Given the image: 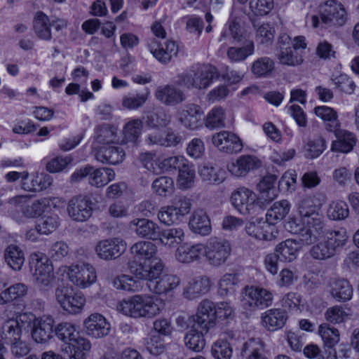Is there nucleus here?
Listing matches in <instances>:
<instances>
[{
	"mask_svg": "<svg viewBox=\"0 0 359 359\" xmlns=\"http://www.w3.org/2000/svg\"><path fill=\"white\" fill-rule=\"evenodd\" d=\"M129 272L134 278L148 282L149 290L157 294H168L180 283V278L172 274L161 276L164 264L161 259H153L149 264L138 263L133 259L128 263Z\"/></svg>",
	"mask_w": 359,
	"mask_h": 359,
	"instance_id": "nucleus-1",
	"label": "nucleus"
},
{
	"mask_svg": "<svg viewBox=\"0 0 359 359\" xmlns=\"http://www.w3.org/2000/svg\"><path fill=\"white\" fill-rule=\"evenodd\" d=\"M243 38L241 27L235 20L229 22L219 38V41L223 43L222 46L228 47L226 57L231 62H243L254 53L255 45L252 41H245L241 47L233 46L236 43L241 42Z\"/></svg>",
	"mask_w": 359,
	"mask_h": 359,
	"instance_id": "nucleus-2",
	"label": "nucleus"
},
{
	"mask_svg": "<svg viewBox=\"0 0 359 359\" xmlns=\"http://www.w3.org/2000/svg\"><path fill=\"white\" fill-rule=\"evenodd\" d=\"M302 222L308 229L302 236L305 243L316 242L323 233L325 228L323 216L319 212V208L313 204L312 198L306 196L303 198L298 207Z\"/></svg>",
	"mask_w": 359,
	"mask_h": 359,
	"instance_id": "nucleus-3",
	"label": "nucleus"
},
{
	"mask_svg": "<svg viewBox=\"0 0 359 359\" xmlns=\"http://www.w3.org/2000/svg\"><path fill=\"white\" fill-rule=\"evenodd\" d=\"M318 15H312L306 17V22L314 28L320 25L325 26H341L346 20V11L343 5L336 0H328L318 6Z\"/></svg>",
	"mask_w": 359,
	"mask_h": 359,
	"instance_id": "nucleus-4",
	"label": "nucleus"
},
{
	"mask_svg": "<svg viewBox=\"0 0 359 359\" xmlns=\"http://www.w3.org/2000/svg\"><path fill=\"white\" fill-rule=\"evenodd\" d=\"M29 264L34 269L33 277L35 284L40 290L48 291L53 286L55 276L53 267L47 256L41 252L30 255Z\"/></svg>",
	"mask_w": 359,
	"mask_h": 359,
	"instance_id": "nucleus-5",
	"label": "nucleus"
},
{
	"mask_svg": "<svg viewBox=\"0 0 359 359\" xmlns=\"http://www.w3.org/2000/svg\"><path fill=\"white\" fill-rule=\"evenodd\" d=\"M216 74V69L209 65H198L179 76L178 84L191 88L205 89L210 86Z\"/></svg>",
	"mask_w": 359,
	"mask_h": 359,
	"instance_id": "nucleus-6",
	"label": "nucleus"
},
{
	"mask_svg": "<svg viewBox=\"0 0 359 359\" xmlns=\"http://www.w3.org/2000/svg\"><path fill=\"white\" fill-rule=\"evenodd\" d=\"M88 177V183L95 187H102L112 181L115 177L114 171L109 168H95L92 165H86L76 170L71 176L73 182H78Z\"/></svg>",
	"mask_w": 359,
	"mask_h": 359,
	"instance_id": "nucleus-7",
	"label": "nucleus"
},
{
	"mask_svg": "<svg viewBox=\"0 0 359 359\" xmlns=\"http://www.w3.org/2000/svg\"><path fill=\"white\" fill-rule=\"evenodd\" d=\"M231 252L230 243L222 238H211L204 245L203 255L207 262L215 267L224 264Z\"/></svg>",
	"mask_w": 359,
	"mask_h": 359,
	"instance_id": "nucleus-8",
	"label": "nucleus"
},
{
	"mask_svg": "<svg viewBox=\"0 0 359 359\" xmlns=\"http://www.w3.org/2000/svg\"><path fill=\"white\" fill-rule=\"evenodd\" d=\"M272 302V293L264 288L247 286L242 293V306L248 311L268 307Z\"/></svg>",
	"mask_w": 359,
	"mask_h": 359,
	"instance_id": "nucleus-9",
	"label": "nucleus"
},
{
	"mask_svg": "<svg viewBox=\"0 0 359 359\" xmlns=\"http://www.w3.org/2000/svg\"><path fill=\"white\" fill-rule=\"evenodd\" d=\"M30 199L28 195H19L11 198L9 203L11 205L22 207L23 215L27 218H36L41 216L48 208L53 204V200L49 197H44L36 200L31 204H27Z\"/></svg>",
	"mask_w": 359,
	"mask_h": 359,
	"instance_id": "nucleus-10",
	"label": "nucleus"
},
{
	"mask_svg": "<svg viewBox=\"0 0 359 359\" xmlns=\"http://www.w3.org/2000/svg\"><path fill=\"white\" fill-rule=\"evenodd\" d=\"M67 276L74 285L82 289L90 287L97 280L95 269L90 264L70 266Z\"/></svg>",
	"mask_w": 359,
	"mask_h": 359,
	"instance_id": "nucleus-11",
	"label": "nucleus"
},
{
	"mask_svg": "<svg viewBox=\"0 0 359 359\" xmlns=\"http://www.w3.org/2000/svg\"><path fill=\"white\" fill-rule=\"evenodd\" d=\"M257 200L256 194L245 187H238L231 195L233 206L243 215L252 214L255 212Z\"/></svg>",
	"mask_w": 359,
	"mask_h": 359,
	"instance_id": "nucleus-12",
	"label": "nucleus"
},
{
	"mask_svg": "<svg viewBox=\"0 0 359 359\" xmlns=\"http://www.w3.org/2000/svg\"><path fill=\"white\" fill-rule=\"evenodd\" d=\"M67 211L72 220L83 222L91 217L93 203L89 197L79 195L69 200Z\"/></svg>",
	"mask_w": 359,
	"mask_h": 359,
	"instance_id": "nucleus-13",
	"label": "nucleus"
},
{
	"mask_svg": "<svg viewBox=\"0 0 359 359\" xmlns=\"http://www.w3.org/2000/svg\"><path fill=\"white\" fill-rule=\"evenodd\" d=\"M127 244L122 238H113L100 241L95 247L99 258L109 261L119 257L126 250Z\"/></svg>",
	"mask_w": 359,
	"mask_h": 359,
	"instance_id": "nucleus-14",
	"label": "nucleus"
},
{
	"mask_svg": "<svg viewBox=\"0 0 359 359\" xmlns=\"http://www.w3.org/2000/svg\"><path fill=\"white\" fill-rule=\"evenodd\" d=\"M213 145L222 152L236 154L242 151L243 145L240 137L233 133L223 130L212 137Z\"/></svg>",
	"mask_w": 359,
	"mask_h": 359,
	"instance_id": "nucleus-15",
	"label": "nucleus"
},
{
	"mask_svg": "<svg viewBox=\"0 0 359 359\" xmlns=\"http://www.w3.org/2000/svg\"><path fill=\"white\" fill-rule=\"evenodd\" d=\"M129 229L142 238L156 241L160 236V227L154 222L146 218H136L128 224Z\"/></svg>",
	"mask_w": 359,
	"mask_h": 359,
	"instance_id": "nucleus-16",
	"label": "nucleus"
},
{
	"mask_svg": "<svg viewBox=\"0 0 359 359\" xmlns=\"http://www.w3.org/2000/svg\"><path fill=\"white\" fill-rule=\"evenodd\" d=\"M85 331L88 336L101 338L109 334L111 325L101 314H90L83 322Z\"/></svg>",
	"mask_w": 359,
	"mask_h": 359,
	"instance_id": "nucleus-17",
	"label": "nucleus"
},
{
	"mask_svg": "<svg viewBox=\"0 0 359 359\" xmlns=\"http://www.w3.org/2000/svg\"><path fill=\"white\" fill-rule=\"evenodd\" d=\"M212 287L208 276H197L190 278L184 288L183 294L188 299H194L207 294Z\"/></svg>",
	"mask_w": 359,
	"mask_h": 359,
	"instance_id": "nucleus-18",
	"label": "nucleus"
},
{
	"mask_svg": "<svg viewBox=\"0 0 359 359\" xmlns=\"http://www.w3.org/2000/svg\"><path fill=\"white\" fill-rule=\"evenodd\" d=\"M262 165L261 161L255 156L243 155L236 161L228 164L227 169L235 177L245 176L251 170L259 168Z\"/></svg>",
	"mask_w": 359,
	"mask_h": 359,
	"instance_id": "nucleus-19",
	"label": "nucleus"
},
{
	"mask_svg": "<svg viewBox=\"0 0 359 359\" xmlns=\"http://www.w3.org/2000/svg\"><path fill=\"white\" fill-rule=\"evenodd\" d=\"M55 320L50 316H43L36 319L32 336L37 343H46L52 337Z\"/></svg>",
	"mask_w": 359,
	"mask_h": 359,
	"instance_id": "nucleus-20",
	"label": "nucleus"
},
{
	"mask_svg": "<svg viewBox=\"0 0 359 359\" xmlns=\"http://www.w3.org/2000/svg\"><path fill=\"white\" fill-rule=\"evenodd\" d=\"M262 324L268 331L273 332L281 329L287 320V314L282 309H270L262 314Z\"/></svg>",
	"mask_w": 359,
	"mask_h": 359,
	"instance_id": "nucleus-21",
	"label": "nucleus"
},
{
	"mask_svg": "<svg viewBox=\"0 0 359 359\" xmlns=\"http://www.w3.org/2000/svg\"><path fill=\"white\" fill-rule=\"evenodd\" d=\"M28 293V286L22 283L10 285L0 292V305L16 304Z\"/></svg>",
	"mask_w": 359,
	"mask_h": 359,
	"instance_id": "nucleus-22",
	"label": "nucleus"
},
{
	"mask_svg": "<svg viewBox=\"0 0 359 359\" xmlns=\"http://www.w3.org/2000/svg\"><path fill=\"white\" fill-rule=\"evenodd\" d=\"M95 158L102 163L117 165L123 161L126 153L123 149L119 147H101L95 149Z\"/></svg>",
	"mask_w": 359,
	"mask_h": 359,
	"instance_id": "nucleus-23",
	"label": "nucleus"
},
{
	"mask_svg": "<svg viewBox=\"0 0 359 359\" xmlns=\"http://www.w3.org/2000/svg\"><path fill=\"white\" fill-rule=\"evenodd\" d=\"M27 318L26 313L20 314L15 319L6 320L2 326L1 339L6 344H9L21 338L22 330L20 321L23 322Z\"/></svg>",
	"mask_w": 359,
	"mask_h": 359,
	"instance_id": "nucleus-24",
	"label": "nucleus"
},
{
	"mask_svg": "<svg viewBox=\"0 0 359 359\" xmlns=\"http://www.w3.org/2000/svg\"><path fill=\"white\" fill-rule=\"evenodd\" d=\"M189 226L194 233L202 236H208L212 231L210 219L205 211L202 209L194 211L189 222Z\"/></svg>",
	"mask_w": 359,
	"mask_h": 359,
	"instance_id": "nucleus-25",
	"label": "nucleus"
},
{
	"mask_svg": "<svg viewBox=\"0 0 359 359\" xmlns=\"http://www.w3.org/2000/svg\"><path fill=\"white\" fill-rule=\"evenodd\" d=\"M204 245L201 243L189 245L187 243L180 246L175 253L177 261L181 263L189 264L198 261L203 255Z\"/></svg>",
	"mask_w": 359,
	"mask_h": 359,
	"instance_id": "nucleus-26",
	"label": "nucleus"
},
{
	"mask_svg": "<svg viewBox=\"0 0 359 359\" xmlns=\"http://www.w3.org/2000/svg\"><path fill=\"white\" fill-rule=\"evenodd\" d=\"M245 231L251 237L261 241H272L277 238L278 231L269 223L255 224L250 222L245 226Z\"/></svg>",
	"mask_w": 359,
	"mask_h": 359,
	"instance_id": "nucleus-27",
	"label": "nucleus"
},
{
	"mask_svg": "<svg viewBox=\"0 0 359 359\" xmlns=\"http://www.w3.org/2000/svg\"><path fill=\"white\" fill-rule=\"evenodd\" d=\"M276 177L275 175H269L264 177L257 184L259 197L257 199L264 203H269L278 196V191L275 187Z\"/></svg>",
	"mask_w": 359,
	"mask_h": 359,
	"instance_id": "nucleus-28",
	"label": "nucleus"
},
{
	"mask_svg": "<svg viewBox=\"0 0 359 359\" xmlns=\"http://www.w3.org/2000/svg\"><path fill=\"white\" fill-rule=\"evenodd\" d=\"M322 234H324V240L335 254L346 245L348 239L347 231L344 228L323 230Z\"/></svg>",
	"mask_w": 359,
	"mask_h": 359,
	"instance_id": "nucleus-29",
	"label": "nucleus"
},
{
	"mask_svg": "<svg viewBox=\"0 0 359 359\" xmlns=\"http://www.w3.org/2000/svg\"><path fill=\"white\" fill-rule=\"evenodd\" d=\"M157 246L150 241H140L133 244L130 248V252L135 257L143 259L145 261L142 263L149 264L150 262L154 259H159L156 257ZM141 263L140 262H137Z\"/></svg>",
	"mask_w": 359,
	"mask_h": 359,
	"instance_id": "nucleus-30",
	"label": "nucleus"
},
{
	"mask_svg": "<svg viewBox=\"0 0 359 359\" xmlns=\"http://www.w3.org/2000/svg\"><path fill=\"white\" fill-rule=\"evenodd\" d=\"M291 205L287 200H281L275 202L267 210L266 221L271 226L274 225L283 220L290 212Z\"/></svg>",
	"mask_w": 359,
	"mask_h": 359,
	"instance_id": "nucleus-31",
	"label": "nucleus"
},
{
	"mask_svg": "<svg viewBox=\"0 0 359 359\" xmlns=\"http://www.w3.org/2000/svg\"><path fill=\"white\" fill-rule=\"evenodd\" d=\"M332 297L338 302L350 300L353 295V288L345 279H334L330 283Z\"/></svg>",
	"mask_w": 359,
	"mask_h": 359,
	"instance_id": "nucleus-32",
	"label": "nucleus"
},
{
	"mask_svg": "<svg viewBox=\"0 0 359 359\" xmlns=\"http://www.w3.org/2000/svg\"><path fill=\"white\" fill-rule=\"evenodd\" d=\"M184 238L185 233L181 227L160 230V236L158 237L160 243L170 248L177 247L184 241Z\"/></svg>",
	"mask_w": 359,
	"mask_h": 359,
	"instance_id": "nucleus-33",
	"label": "nucleus"
},
{
	"mask_svg": "<svg viewBox=\"0 0 359 359\" xmlns=\"http://www.w3.org/2000/svg\"><path fill=\"white\" fill-rule=\"evenodd\" d=\"M337 140L332 142L331 150L341 153H348L356 143L355 135L347 130H339L336 133Z\"/></svg>",
	"mask_w": 359,
	"mask_h": 359,
	"instance_id": "nucleus-34",
	"label": "nucleus"
},
{
	"mask_svg": "<svg viewBox=\"0 0 359 359\" xmlns=\"http://www.w3.org/2000/svg\"><path fill=\"white\" fill-rule=\"evenodd\" d=\"M275 252L280 262H292L297 257L299 252L298 243L295 240L287 239L278 244Z\"/></svg>",
	"mask_w": 359,
	"mask_h": 359,
	"instance_id": "nucleus-35",
	"label": "nucleus"
},
{
	"mask_svg": "<svg viewBox=\"0 0 359 359\" xmlns=\"http://www.w3.org/2000/svg\"><path fill=\"white\" fill-rule=\"evenodd\" d=\"M6 264L15 271H20L25 262V254L22 250L15 244H10L4 251Z\"/></svg>",
	"mask_w": 359,
	"mask_h": 359,
	"instance_id": "nucleus-36",
	"label": "nucleus"
},
{
	"mask_svg": "<svg viewBox=\"0 0 359 359\" xmlns=\"http://www.w3.org/2000/svg\"><path fill=\"white\" fill-rule=\"evenodd\" d=\"M55 333L60 340L65 342L62 347L72 346L77 339L81 338L79 337L75 325L69 322L59 323L55 328Z\"/></svg>",
	"mask_w": 359,
	"mask_h": 359,
	"instance_id": "nucleus-37",
	"label": "nucleus"
},
{
	"mask_svg": "<svg viewBox=\"0 0 359 359\" xmlns=\"http://www.w3.org/2000/svg\"><path fill=\"white\" fill-rule=\"evenodd\" d=\"M90 348V341L85 338H81L72 346L61 347V351L69 355L68 359H86V354Z\"/></svg>",
	"mask_w": 359,
	"mask_h": 359,
	"instance_id": "nucleus-38",
	"label": "nucleus"
},
{
	"mask_svg": "<svg viewBox=\"0 0 359 359\" xmlns=\"http://www.w3.org/2000/svg\"><path fill=\"white\" fill-rule=\"evenodd\" d=\"M264 343L259 338H251L243 344L242 353L247 359H268L263 353Z\"/></svg>",
	"mask_w": 359,
	"mask_h": 359,
	"instance_id": "nucleus-39",
	"label": "nucleus"
},
{
	"mask_svg": "<svg viewBox=\"0 0 359 359\" xmlns=\"http://www.w3.org/2000/svg\"><path fill=\"white\" fill-rule=\"evenodd\" d=\"M118 128L116 126L102 125L95 130L94 144L118 143Z\"/></svg>",
	"mask_w": 359,
	"mask_h": 359,
	"instance_id": "nucleus-40",
	"label": "nucleus"
},
{
	"mask_svg": "<svg viewBox=\"0 0 359 359\" xmlns=\"http://www.w3.org/2000/svg\"><path fill=\"white\" fill-rule=\"evenodd\" d=\"M138 318H153L159 314L161 309L151 297L138 295Z\"/></svg>",
	"mask_w": 359,
	"mask_h": 359,
	"instance_id": "nucleus-41",
	"label": "nucleus"
},
{
	"mask_svg": "<svg viewBox=\"0 0 359 359\" xmlns=\"http://www.w3.org/2000/svg\"><path fill=\"white\" fill-rule=\"evenodd\" d=\"M156 97L167 105H175L184 100V93L180 90L171 86L158 89L156 93Z\"/></svg>",
	"mask_w": 359,
	"mask_h": 359,
	"instance_id": "nucleus-42",
	"label": "nucleus"
},
{
	"mask_svg": "<svg viewBox=\"0 0 359 359\" xmlns=\"http://www.w3.org/2000/svg\"><path fill=\"white\" fill-rule=\"evenodd\" d=\"M34 31L41 39H51L50 23L48 17L43 12H37L34 19Z\"/></svg>",
	"mask_w": 359,
	"mask_h": 359,
	"instance_id": "nucleus-43",
	"label": "nucleus"
},
{
	"mask_svg": "<svg viewBox=\"0 0 359 359\" xmlns=\"http://www.w3.org/2000/svg\"><path fill=\"white\" fill-rule=\"evenodd\" d=\"M198 172L201 179L209 184H220L226 178L224 170L214 168L209 165L201 166L198 170Z\"/></svg>",
	"mask_w": 359,
	"mask_h": 359,
	"instance_id": "nucleus-44",
	"label": "nucleus"
},
{
	"mask_svg": "<svg viewBox=\"0 0 359 359\" xmlns=\"http://www.w3.org/2000/svg\"><path fill=\"white\" fill-rule=\"evenodd\" d=\"M204 334L201 330L193 327L184 337L186 346L195 352L201 351L205 346Z\"/></svg>",
	"mask_w": 359,
	"mask_h": 359,
	"instance_id": "nucleus-45",
	"label": "nucleus"
},
{
	"mask_svg": "<svg viewBox=\"0 0 359 359\" xmlns=\"http://www.w3.org/2000/svg\"><path fill=\"white\" fill-rule=\"evenodd\" d=\"M306 93L302 89H293L290 92V99L287 109L290 112H304L306 107Z\"/></svg>",
	"mask_w": 359,
	"mask_h": 359,
	"instance_id": "nucleus-46",
	"label": "nucleus"
},
{
	"mask_svg": "<svg viewBox=\"0 0 359 359\" xmlns=\"http://www.w3.org/2000/svg\"><path fill=\"white\" fill-rule=\"evenodd\" d=\"M142 132V122L140 120H133L126 123L123 130L121 144L128 142L136 143Z\"/></svg>",
	"mask_w": 359,
	"mask_h": 359,
	"instance_id": "nucleus-47",
	"label": "nucleus"
},
{
	"mask_svg": "<svg viewBox=\"0 0 359 359\" xmlns=\"http://www.w3.org/2000/svg\"><path fill=\"white\" fill-rule=\"evenodd\" d=\"M278 54L279 62L287 66H297L302 63V54L293 50L291 46L283 47Z\"/></svg>",
	"mask_w": 359,
	"mask_h": 359,
	"instance_id": "nucleus-48",
	"label": "nucleus"
},
{
	"mask_svg": "<svg viewBox=\"0 0 359 359\" xmlns=\"http://www.w3.org/2000/svg\"><path fill=\"white\" fill-rule=\"evenodd\" d=\"M349 215L347 203L342 201H332L329 204L327 216L334 221H340L346 219Z\"/></svg>",
	"mask_w": 359,
	"mask_h": 359,
	"instance_id": "nucleus-49",
	"label": "nucleus"
},
{
	"mask_svg": "<svg viewBox=\"0 0 359 359\" xmlns=\"http://www.w3.org/2000/svg\"><path fill=\"white\" fill-rule=\"evenodd\" d=\"M50 177L42 175H36L32 179L24 180L22 182V188L27 191L36 192L46 189L50 185Z\"/></svg>",
	"mask_w": 359,
	"mask_h": 359,
	"instance_id": "nucleus-50",
	"label": "nucleus"
},
{
	"mask_svg": "<svg viewBox=\"0 0 359 359\" xmlns=\"http://www.w3.org/2000/svg\"><path fill=\"white\" fill-rule=\"evenodd\" d=\"M274 62L269 57H262L255 60L251 71L257 77L268 76L274 69Z\"/></svg>",
	"mask_w": 359,
	"mask_h": 359,
	"instance_id": "nucleus-51",
	"label": "nucleus"
},
{
	"mask_svg": "<svg viewBox=\"0 0 359 359\" xmlns=\"http://www.w3.org/2000/svg\"><path fill=\"white\" fill-rule=\"evenodd\" d=\"M325 140L321 137L309 140L304 147V155L307 158H318L325 149Z\"/></svg>",
	"mask_w": 359,
	"mask_h": 359,
	"instance_id": "nucleus-52",
	"label": "nucleus"
},
{
	"mask_svg": "<svg viewBox=\"0 0 359 359\" xmlns=\"http://www.w3.org/2000/svg\"><path fill=\"white\" fill-rule=\"evenodd\" d=\"M60 222L57 215L44 216L37 220L36 229L40 235H48L59 226Z\"/></svg>",
	"mask_w": 359,
	"mask_h": 359,
	"instance_id": "nucleus-53",
	"label": "nucleus"
},
{
	"mask_svg": "<svg viewBox=\"0 0 359 359\" xmlns=\"http://www.w3.org/2000/svg\"><path fill=\"white\" fill-rule=\"evenodd\" d=\"M318 333L325 346L329 348H332L339 341V330L326 323L319 326Z\"/></svg>",
	"mask_w": 359,
	"mask_h": 359,
	"instance_id": "nucleus-54",
	"label": "nucleus"
},
{
	"mask_svg": "<svg viewBox=\"0 0 359 359\" xmlns=\"http://www.w3.org/2000/svg\"><path fill=\"white\" fill-rule=\"evenodd\" d=\"M151 188L156 194L166 196L174 191L173 180L167 176L156 178L152 183Z\"/></svg>",
	"mask_w": 359,
	"mask_h": 359,
	"instance_id": "nucleus-55",
	"label": "nucleus"
},
{
	"mask_svg": "<svg viewBox=\"0 0 359 359\" xmlns=\"http://www.w3.org/2000/svg\"><path fill=\"white\" fill-rule=\"evenodd\" d=\"M194 178L195 170L188 162L179 170L178 185L183 189L191 188L194 183Z\"/></svg>",
	"mask_w": 359,
	"mask_h": 359,
	"instance_id": "nucleus-56",
	"label": "nucleus"
},
{
	"mask_svg": "<svg viewBox=\"0 0 359 359\" xmlns=\"http://www.w3.org/2000/svg\"><path fill=\"white\" fill-rule=\"evenodd\" d=\"M182 140L181 136L172 131H168L165 137L157 135H149L147 141L151 144H159L164 147L176 146Z\"/></svg>",
	"mask_w": 359,
	"mask_h": 359,
	"instance_id": "nucleus-57",
	"label": "nucleus"
},
{
	"mask_svg": "<svg viewBox=\"0 0 359 359\" xmlns=\"http://www.w3.org/2000/svg\"><path fill=\"white\" fill-rule=\"evenodd\" d=\"M138 295L123 299L118 305V310L125 316L138 318Z\"/></svg>",
	"mask_w": 359,
	"mask_h": 359,
	"instance_id": "nucleus-58",
	"label": "nucleus"
},
{
	"mask_svg": "<svg viewBox=\"0 0 359 359\" xmlns=\"http://www.w3.org/2000/svg\"><path fill=\"white\" fill-rule=\"evenodd\" d=\"M310 255L315 259L325 260L334 257L336 254L326 241L323 240V241L319 242L311 248Z\"/></svg>",
	"mask_w": 359,
	"mask_h": 359,
	"instance_id": "nucleus-59",
	"label": "nucleus"
},
{
	"mask_svg": "<svg viewBox=\"0 0 359 359\" xmlns=\"http://www.w3.org/2000/svg\"><path fill=\"white\" fill-rule=\"evenodd\" d=\"M275 35L274 28L269 23H262L257 26L256 40L261 44H271Z\"/></svg>",
	"mask_w": 359,
	"mask_h": 359,
	"instance_id": "nucleus-60",
	"label": "nucleus"
},
{
	"mask_svg": "<svg viewBox=\"0 0 359 359\" xmlns=\"http://www.w3.org/2000/svg\"><path fill=\"white\" fill-rule=\"evenodd\" d=\"M238 279L236 275L224 274L218 283V292L221 296H226L234 292V286Z\"/></svg>",
	"mask_w": 359,
	"mask_h": 359,
	"instance_id": "nucleus-61",
	"label": "nucleus"
},
{
	"mask_svg": "<svg viewBox=\"0 0 359 359\" xmlns=\"http://www.w3.org/2000/svg\"><path fill=\"white\" fill-rule=\"evenodd\" d=\"M249 8L255 15H266L273 9V0H250Z\"/></svg>",
	"mask_w": 359,
	"mask_h": 359,
	"instance_id": "nucleus-62",
	"label": "nucleus"
},
{
	"mask_svg": "<svg viewBox=\"0 0 359 359\" xmlns=\"http://www.w3.org/2000/svg\"><path fill=\"white\" fill-rule=\"evenodd\" d=\"M211 351L215 359H230L232 355V348L229 343L224 340L215 342Z\"/></svg>",
	"mask_w": 359,
	"mask_h": 359,
	"instance_id": "nucleus-63",
	"label": "nucleus"
},
{
	"mask_svg": "<svg viewBox=\"0 0 359 359\" xmlns=\"http://www.w3.org/2000/svg\"><path fill=\"white\" fill-rule=\"evenodd\" d=\"M159 221L165 225H172L181 221L174 208L170 205L162 207L158 212Z\"/></svg>",
	"mask_w": 359,
	"mask_h": 359,
	"instance_id": "nucleus-64",
	"label": "nucleus"
}]
</instances>
